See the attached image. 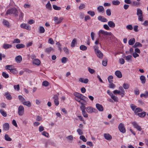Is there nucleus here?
Returning a JSON list of instances; mask_svg holds the SVG:
<instances>
[{
    "mask_svg": "<svg viewBox=\"0 0 148 148\" xmlns=\"http://www.w3.org/2000/svg\"><path fill=\"white\" fill-rule=\"evenodd\" d=\"M23 104L24 105L28 107H30L32 106L31 103L29 101H25L23 103Z\"/></svg>",
    "mask_w": 148,
    "mask_h": 148,
    "instance_id": "24",
    "label": "nucleus"
},
{
    "mask_svg": "<svg viewBox=\"0 0 148 148\" xmlns=\"http://www.w3.org/2000/svg\"><path fill=\"white\" fill-rule=\"evenodd\" d=\"M21 28L26 29L28 30H30L31 29V27L29 25L25 23H22L20 25Z\"/></svg>",
    "mask_w": 148,
    "mask_h": 148,
    "instance_id": "8",
    "label": "nucleus"
},
{
    "mask_svg": "<svg viewBox=\"0 0 148 148\" xmlns=\"http://www.w3.org/2000/svg\"><path fill=\"white\" fill-rule=\"evenodd\" d=\"M102 34L104 36L109 35L111 36L110 37V38H111L113 39L115 38V37L112 35V34L110 32H107L106 31H105L104 30H100L99 32V36L100 37L101 34Z\"/></svg>",
    "mask_w": 148,
    "mask_h": 148,
    "instance_id": "3",
    "label": "nucleus"
},
{
    "mask_svg": "<svg viewBox=\"0 0 148 148\" xmlns=\"http://www.w3.org/2000/svg\"><path fill=\"white\" fill-rule=\"evenodd\" d=\"M18 114L19 116H22L24 114V107L22 106H20L18 108Z\"/></svg>",
    "mask_w": 148,
    "mask_h": 148,
    "instance_id": "5",
    "label": "nucleus"
},
{
    "mask_svg": "<svg viewBox=\"0 0 148 148\" xmlns=\"http://www.w3.org/2000/svg\"><path fill=\"white\" fill-rule=\"evenodd\" d=\"M131 123L133 125L134 127L137 130H138L139 131H141L142 130V128L136 122L134 121L132 122Z\"/></svg>",
    "mask_w": 148,
    "mask_h": 148,
    "instance_id": "6",
    "label": "nucleus"
},
{
    "mask_svg": "<svg viewBox=\"0 0 148 148\" xmlns=\"http://www.w3.org/2000/svg\"><path fill=\"white\" fill-rule=\"evenodd\" d=\"M113 5H118L120 3V2L118 0H114L112 2Z\"/></svg>",
    "mask_w": 148,
    "mask_h": 148,
    "instance_id": "36",
    "label": "nucleus"
},
{
    "mask_svg": "<svg viewBox=\"0 0 148 148\" xmlns=\"http://www.w3.org/2000/svg\"><path fill=\"white\" fill-rule=\"evenodd\" d=\"M39 31L40 33H43L45 32V29L43 27L40 26L39 27Z\"/></svg>",
    "mask_w": 148,
    "mask_h": 148,
    "instance_id": "41",
    "label": "nucleus"
},
{
    "mask_svg": "<svg viewBox=\"0 0 148 148\" xmlns=\"http://www.w3.org/2000/svg\"><path fill=\"white\" fill-rule=\"evenodd\" d=\"M53 50V49L52 48L50 47L46 48L45 50V51L47 53H49L51 51Z\"/></svg>",
    "mask_w": 148,
    "mask_h": 148,
    "instance_id": "39",
    "label": "nucleus"
},
{
    "mask_svg": "<svg viewBox=\"0 0 148 148\" xmlns=\"http://www.w3.org/2000/svg\"><path fill=\"white\" fill-rule=\"evenodd\" d=\"M88 71L91 74H93L95 71L94 69H91L90 67L88 68Z\"/></svg>",
    "mask_w": 148,
    "mask_h": 148,
    "instance_id": "59",
    "label": "nucleus"
},
{
    "mask_svg": "<svg viewBox=\"0 0 148 148\" xmlns=\"http://www.w3.org/2000/svg\"><path fill=\"white\" fill-rule=\"evenodd\" d=\"M134 93L136 95H138L139 93V90L137 88H136L134 90Z\"/></svg>",
    "mask_w": 148,
    "mask_h": 148,
    "instance_id": "57",
    "label": "nucleus"
},
{
    "mask_svg": "<svg viewBox=\"0 0 148 148\" xmlns=\"http://www.w3.org/2000/svg\"><path fill=\"white\" fill-rule=\"evenodd\" d=\"M18 11L20 13L19 15V19H22L23 18L24 14L21 10H19Z\"/></svg>",
    "mask_w": 148,
    "mask_h": 148,
    "instance_id": "40",
    "label": "nucleus"
},
{
    "mask_svg": "<svg viewBox=\"0 0 148 148\" xmlns=\"http://www.w3.org/2000/svg\"><path fill=\"white\" fill-rule=\"evenodd\" d=\"M142 45L139 42H136L134 45L133 46L134 47H141Z\"/></svg>",
    "mask_w": 148,
    "mask_h": 148,
    "instance_id": "42",
    "label": "nucleus"
},
{
    "mask_svg": "<svg viewBox=\"0 0 148 148\" xmlns=\"http://www.w3.org/2000/svg\"><path fill=\"white\" fill-rule=\"evenodd\" d=\"M97 10L99 12H102L104 11V8L102 6H99L97 8Z\"/></svg>",
    "mask_w": 148,
    "mask_h": 148,
    "instance_id": "32",
    "label": "nucleus"
},
{
    "mask_svg": "<svg viewBox=\"0 0 148 148\" xmlns=\"http://www.w3.org/2000/svg\"><path fill=\"white\" fill-rule=\"evenodd\" d=\"M68 59L65 57H63L61 59V62L62 63H65L67 61Z\"/></svg>",
    "mask_w": 148,
    "mask_h": 148,
    "instance_id": "45",
    "label": "nucleus"
},
{
    "mask_svg": "<svg viewBox=\"0 0 148 148\" xmlns=\"http://www.w3.org/2000/svg\"><path fill=\"white\" fill-rule=\"evenodd\" d=\"M2 75L5 78H7L9 77V75L5 72H3L2 73Z\"/></svg>",
    "mask_w": 148,
    "mask_h": 148,
    "instance_id": "47",
    "label": "nucleus"
},
{
    "mask_svg": "<svg viewBox=\"0 0 148 148\" xmlns=\"http://www.w3.org/2000/svg\"><path fill=\"white\" fill-rule=\"evenodd\" d=\"M135 42V40L134 38L130 39L128 41L129 44L130 45H133Z\"/></svg>",
    "mask_w": 148,
    "mask_h": 148,
    "instance_id": "26",
    "label": "nucleus"
},
{
    "mask_svg": "<svg viewBox=\"0 0 148 148\" xmlns=\"http://www.w3.org/2000/svg\"><path fill=\"white\" fill-rule=\"evenodd\" d=\"M146 114V112H142L138 113V115L139 117L141 118H143L145 116Z\"/></svg>",
    "mask_w": 148,
    "mask_h": 148,
    "instance_id": "27",
    "label": "nucleus"
},
{
    "mask_svg": "<svg viewBox=\"0 0 148 148\" xmlns=\"http://www.w3.org/2000/svg\"><path fill=\"white\" fill-rule=\"evenodd\" d=\"M4 95L6 97V98L9 100H11L12 99V97L11 95L8 92H5L4 94Z\"/></svg>",
    "mask_w": 148,
    "mask_h": 148,
    "instance_id": "15",
    "label": "nucleus"
},
{
    "mask_svg": "<svg viewBox=\"0 0 148 148\" xmlns=\"http://www.w3.org/2000/svg\"><path fill=\"white\" fill-rule=\"evenodd\" d=\"M108 60H103L102 61V64L104 66H106L107 64Z\"/></svg>",
    "mask_w": 148,
    "mask_h": 148,
    "instance_id": "52",
    "label": "nucleus"
},
{
    "mask_svg": "<svg viewBox=\"0 0 148 148\" xmlns=\"http://www.w3.org/2000/svg\"><path fill=\"white\" fill-rule=\"evenodd\" d=\"M3 130L5 131H8L10 128V125L8 123H5L3 125Z\"/></svg>",
    "mask_w": 148,
    "mask_h": 148,
    "instance_id": "14",
    "label": "nucleus"
},
{
    "mask_svg": "<svg viewBox=\"0 0 148 148\" xmlns=\"http://www.w3.org/2000/svg\"><path fill=\"white\" fill-rule=\"evenodd\" d=\"M53 9L57 10H59L61 9V8L60 7L58 6L57 5H53Z\"/></svg>",
    "mask_w": 148,
    "mask_h": 148,
    "instance_id": "31",
    "label": "nucleus"
},
{
    "mask_svg": "<svg viewBox=\"0 0 148 148\" xmlns=\"http://www.w3.org/2000/svg\"><path fill=\"white\" fill-rule=\"evenodd\" d=\"M14 89L17 91H18L20 89L19 85L18 84L17 85H14Z\"/></svg>",
    "mask_w": 148,
    "mask_h": 148,
    "instance_id": "55",
    "label": "nucleus"
},
{
    "mask_svg": "<svg viewBox=\"0 0 148 148\" xmlns=\"http://www.w3.org/2000/svg\"><path fill=\"white\" fill-rule=\"evenodd\" d=\"M104 136L106 139L108 140H110L112 139V136L109 134H104Z\"/></svg>",
    "mask_w": 148,
    "mask_h": 148,
    "instance_id": "16",
    "label": "nucleus"
},
{
    "mask_svg": "<svg viewBox=\"0 0 148 148\" xmlns=\"http://www.w3.org/2000/svg\"><path fill=\"white\" fill-rule=\"evenodd\" d=\"M88 14H90L91 16H93L95 15V12L94 11H89L88 12Z\"/></svg>",
    "mask_w": 148,
    "mask_h": 148,
    "instance_id": "50",
    "label": "nucleus"
},
{
    "mask_svg": "<svg viewBox=\"0 0 148 148\" xmlns=\"http://www.w3.org/2000/svg\"><path fill=\"white\" fill-rule=\"evenodd\" d=\"M98 19L102 22H105L108 21V20L106 18L101 16H99L98 17Z\"/></svg>",
    "mask_w": 148,
    "mask_h": 148,
    "instance_id": "13",
    "label": "nucleus"
},
{
    "mask_svg": "<svg viewBox=\"0 0 148 148\" xmlns=\"http://www.w3.org/2000/svg\"><path fill=\"white\" fill-rule=\"evenodd\" d=\"M107 15L108 16H110L111 15V10L110 9H108L106 10Z\"/></svg>",
    "mask_w": 148,
    "mask_h": 148,
    "instance_id": "58",
    "label": "nucleus"
},
{
    "mask_svg": "<svg viewBox=\"0 0 148 148\" xmlns=\"http://www.w3.org/2000/svg\"><path fill=\"white\" fill-rule=\"evenodd\" d=\"M16 47L17 49H20L25 47V45L23 44H17Z\"/></svg>",
    "mask_w": 148,
    "mask_h": 148,
    "instance_id": "25",
    "label": "nucleus"
},
{
    "mask_svg": "<svg viewBox=\"0 0 148 148\" xmlns=\"http://www.w3.org/2000/svg\"><path fill=\"white\" fill-rule=\"evenodd\" d=\"M123 88L125 89H128L129 88V85L127 84L124 83L123 85Z\"/></svg>",
    "mask_w": 148,
    "mask_h": 148,
    "instance_id": "56",
    "label": "nucleus"
},
{
    "mask_svg": "<svg viewBox=\"0 0 148 148\" xmlns=\"http://www.w3.org/2000/svg\"><path fill=\"white\" fill-rule=\"evenodd\" d=\"M108 25L109 27L114 28L115 26V24L112 21H109L108 22Z\"/></svg>",
    "mask_w": 148,
    "mask_h": 148,
    "instance_id": "21",
    "label": "nucleus"
},
{
    "mask_svg": "<svg viewBox=\"0 0 148 148\" xmlns=\"http://www.w3.org/2000/svg\"><path fill=\"white\" fill-rule=\"evenodd\" d=\"M138 25H135L134 26L133 29L134 31L136 32H138Z\"/></svg>",
    "mask_w": 148,
    "mask_h": 148,
    "instance_id": "64",
    "label": "nucleus"
},
{
    "mask_svg": "<svg viewBox=\"0 0 148 148\" xmlns=\"http://www.w3.org/2000/svg\"><path fill=\"white\" fill-rule=\"evenodd\" d=\"M46 8L50 10L51 9L52 7L50 1H49L46 5Z\"/></svg>",
    "mask_w": 148,
    "mask_h": 148,
    "instance_id": "33",
    "label": "nucleus"
},
{
    "mask_svg": "<svg viewBox=\"0 0 148 148\" xmlns=\"http://www.w3.org/2000/svg\"><path fill=\"white\" fill-rule=\"evenodd\" d=\"M140 79L143 84H144L146 82V78L144 75H141L140 77Z\"/></svg>",
    "mask_w": 148,
    "mask_h": 148,
    "instance_id": "22",
    "label": "nucleus"
},
{
    "mask_svg": "<svg viewBox=\"0 0 148 148\" xmlns=\"http://www.w3.org/2000/svg\"><path fill=\"white\" fill-rule=\"evenodd\" d=\"M85 5L84 4H81L79 6V9L81 10L84 8L85 7Z\"/></svg>",
    "mask_w": 148,
    "mask_h": 148,
    "instance_id": "62",
    "label": "nucleus"
},
{
    "mask_svg": "<svg viewBox=\"0 0 148 148\" xmlns=\"http://www.w3.org/2000/svg\"><path fill=\"white\" fill-rule=\"evenodd\" d=\"M33 63L36 65H39L40 64V60L38 59H35L33 60Z\"/></svg>",
    "mask_w": 148,
    "mask_h": 148,
    "instance_id": "23",
    "label": "nucleus"
},
{
    "mask_svg": "<svg viewBox=\"0 0 148 148\" xmlns=\"http://www.w3.org/2000/svg\"><path fill=\"white\" fill-rule=\"evenodd\" d=\"M80 50L82 51H85L87 49V47L84 45H82L80 46L79 47Z\"/></svg>",
    "mask_w": 148,
    "mask_h": 148,
    "instance_id": "38",
    "label": "nucleus"
},
{
    "mask_svg": "<svg viewBox=\"0 0 148 148\" xmlns=\"http://www.w3.org/2000/svg\"><path fill=\"white\" fill-rule=\"evenodd\" d=\"M0 112L1 115L4 117H6L7 116V114L3 109L0 110Z\"/></svg>",
    "mask_w": 148,
    "mask_h": 148,
    "instance_id": "28",
    "label": "nucleus"
},
{
    "mask_svg": "<svg viewBox=\"0 0 148 148\" xmlns=\"http://www.w3.org/2000/svg\"><path fill=\"white\" fill-rule=\"evenodd\" d=\"M142 110L139 108H136L134 112L137 113L138 112H141L142 111Z\"/></svg>",
    "mask_w": 148,
    "mask_h": 148,
    "instance_id": "63",
    "label": "nucleus"
},
{
    "mask_svg": "<svg viewBox=\"0 0 148 148\" xmlns=\"http://www.w3.org/2000/svg\"><path fill=\"white\" fill-rule=\"evenodd\" d=\"M12 47V45L7 43L4 44L3 46V48L5 49H8L9 48H10Z\"/></svg>",
    "mask_w": 148,
    "mask_h": 148,
    "instance_id": "20",
    "label": "nucleus"
},
{
    "mask_svg": "<svg viewBox=\"0 0 148 148\" xmlns=\"http://www.w3.org/2000/svg\"><path fill=\"white\" fill-rule=\"evenodd\" d=\"M126 29L129 30H132L133 29V27L131 25H129L126 26Z\"/></svg>",
    "mask_w": 148,
    "mask_h": 148,
    "instance_id": "48",
    "label": "nucleus"
},
{
    "mask_svg": "<svg viewBox=\"0 0 148 148\" xmlns=\"http://www.w3.org/2000/svg\"><path fill=\"white\" fill-rule=\"evenodd\" d=\"M140 97H144L145 98H147L148 97V91H146L145 94L142 93L140 95Z\"/></svg>",
    "mask_w": 148,
    "mask_h": 148,
    "instance_id": "34",
    "label": "nucleus"
},
{
    "mask_svg": "<svg viewBox=\"0 0 148 148\" xmlns=\"http://www.w3.org/2000/svg\"><path fill=\"white\" fill-rule=\"evenodd\" d=\"M79 81L82 83H84L85 84H87L88 82V79H84L83 78H80L79 79Z\"/></svg>",
    "mask_w": 148,
    "mask_h": 148,
    "instance_id": "19",
    "label": "nucleus"
},
{
    "mask_svg": "<svg viewBox=\"0 0 148 148\" xmlns=\"http://www.w3.org/2000/svg\"><path fill=\"white\" fill-rule=\"evenodd\" d=\"M10 71L14 74H16L17 73V71L15 69H11L10 70Z\"/></svg>",
    "mask_w": 148,
    "mask_h": 148,
    "instance_id": "53",
    "label": "nucleus"
},
{
    "mask_svg": "<svg viewBox=\"0 0 148 148\" xmlns=\"http://www.w3.org/2000/svg\"><path fill=\"white\" fill-rule=\"evenodd\" d=\"M22 60V58L21 56H18L15 58V60L16 62L18 63H20Z\"/></svg>",
    "mask_w": 148,
    "mask_h": 148,
    "instance_id": "18",
    "label": "nucleus"
},
{
    "mask_svg": "<svg viewBox=\"0 0 148 148\" xmlns=\"http://www.w3.org/2000/svg\"><path fill=\"white\" fill-rule=\"evenodd\" d=\"M115 74L119 78H121L122 76L121 72L119 71H116L115 72Z\"/></svg>",
    "mask_w": 148,
    "mask_h": 148,
    "instance_id": "17",
    "label": "nucleus"
},
{
    "mask_svg": "<svg viewBox=\"0 0 148 148\" xmlns=\"http://www.w3.org/2000/svg\"><path fill=\"white\" fill-rule=\"evenodd\" d=\"M119 128L120 131L123 133H125L126 132L125 127L124 124L122 123H120L119 124Z\"/></svg>",
    "mask_w": 148,
    "mask_h": 148,
    "instance_id": "7",
    "label": "nucleus"
},
{
    "mask_svg": "<svg viewBox=\"0 0 148 148\" xmlns=\"http://www.w3.org/2000/svg\"><path fill=\"white\" fill-rule=\"evenodd\" d=\"M63 19V18L62 17H60L59 18L57 17H54V20L55 21V23L58 24L60 23Z\"/></svg>",
    "mask_w": 148,
    "mask_h": 148,
    "instance_id": "9",
    "label": "nucleus"
},
{
    "mask_svg": "<svg viewBox=\"0 0 148 148\" xmlns=\"http://www.w3.org/2000/svg\"><path fill=\"white\" fill-rule=\"evenodd\" d=\"M18 98L19 100L22 102H24L25 101V99L21 95H19L18 96Z\"/></svg>",
    "mask_w": 148,
    "mask_h": 148,
    "instance_id": "37",
    "label": "nucleus"
},
{
    "mask_svg": "<svg viewBox=\"0 0 148 148\" xmlns=\"http://www.w3.org/2000/svg\"><path fill=\"white\" fill-rule=\"evenodd\" d=\"M142 10L139 8L137 9V15L138 16V20L139 21L142 22L143 21V17Z\"/></svg>",
    "mask_w": 148,
    "mask_h": 148,
    "instance_id": "4",
    "label": "nucleus"
},
{
    "mask_svg": "<svg viewBox=\"0 0 148 148\" xmlns=\"http://www.w3.org/2000/svg\"><path fill=\"white\" fill-rule=\"evenodd\" d=\"M63 50L65 53L67 54H69V51L66 47H65L64 48Z\"/></svg>",
    "mask_w": 148,
    "mask_h": 148,
    "instance_id": "46",
    "label": "nucleus"
},
{
    "mask_svg": "<svg viewBox=\"0 0 148 148\" xmlns=\"http://www.w3.org/2000/svg\"><path fill=\"white\" fill-rule=\"evenodd\" d=\"M3 24L4 25L6 26V27H10V25L9 22L5 20H3Z\"/></svg>",
    "mask_w": 148,
    "mask_h": 148,
    "instance_id": "29",
    "label": "nucleus"
},
{
    "mask_svg": "<svg viewBox=\"0 0 148 148\" xmlns=\"http://www.w3.org/2000/svg\"><path fill=\"white\" fill-rule=\"evenodd\" d=\"M95 54H96L97 56L99 58H102L103 56V53L100 50L97 51L95 52Z\"/></svg>",
    "mask_w": 148,
    "mask_h": 148,
    "instance_id": "11",
    "label": "nucleus"
},
{
    "mask_svg": "<svg viewBox=\"0 0 148 148\" xmlns=\"http://www.w3.org/2000/svg\"><path fill=\"white\" fill-rule=\"evenodd\" d=\"M49 84L48 82L46 81H43L42 83V85L45 86H47Z\"/></svg>",
    "mask_w": 148,
    "mask_h": 148,
    "instance_id": "51",
    "label": "nucleus"
},
{
    "mask_svg": "<svg viewBox=\"0 0 148 148\" xmlns=\"http://www.w3.org/2000/svg\"><path fill=\"white\" fill-rule=\"evenodd\" d=\"M113 78V77L112 75H110L108 76V79L109 82L110 83H112L113 82L112 79Z\"/></svg>",
    "mask_w": 148,
    "mask_h": 148,
    "instance_id": "35",
    "label": "nucleus"
},
{
    "mask_svg": "<svg viewBox=\"0 0 148 148\" xmlns=\"http://www.w3.org/2000/svg\"><path fill=\"white\" fill-rule=\"evenodd\" d=\"M77 131L78 132V134L80 135H82L83 134V132L82 130L80 129H77Z\"/></svg>",
    "mask_w": 148,
    "mask_h": 148,
    "instance_id": "60",
    "label": "nucleus"
},
{
    "mask_svg": "<svg viewBox=\"0 0 148 148\" xmlns=\"http://www.w3.org/2000/svg\"><path fill=\"white\" fill-rule=\"evenodd\" d=\"M121 92L120 91L118 90H114L113 91L115 95L117 94L121 95Z\"/></svg>",
    "mask_w": 148,
    "mask_h": 148,
    "instance_id": "61",
    "label": "nucleus"
},
{
    "mask_svg": "<svg viewBox=\"0 0 148 148\" xmlns=\"http://www.w3.org/2000/svg\"><path fill=\"white\" fill-rule=\"evenodd\" d=\"M86 110L88 112L91 113L92 112H95V111H97V110L93 108L92 107H88L86 108Z\"/></svg>",
    "mask_w": 148,
    "mask_h": 148,
    "instance_id": "10",
    "label": "nucleus"
},
{
    "mask_svg": "<svg viewBox=\"0 0 148 148\" xmlns=\"http://www.w3.org/2000/svg\"><path fill=\"white\" fill-rule=\"evenodd\" d=\"M41 134L43 136H44L47 137H48L49 136L48 133L45 131H44L42 132Z\"/></svg>",
    "mask_w": 148,
    "mask_h": 148,
    "instance_id": "54",
    "label": "nucleus"
},
{
    "mask_svg": "<svg viewBox=\"0 0 148 148\" xmlns=\"http://www.w3.org/2000/svg\"><path fill=\"white\" fill-rule=\"evenodd\" d=\"M18 11L17 9L15 8H13L7 10L6 12L7 14H13L15 17H17L18 15Z\"/></svg>",
    "mask_w": 148,
    "mask_h": 148,
    "instance_id": "2",
    "label": "nucleus"
},
{
    "mask_svg": "<svg viewBox=\"0 0 148 148\" xmlns=\"http://www.w3.org/2000/svg\"><path fill=\"white\" fill-rule=\"evenodd\" d=\"M21 42L20 40L18 39H15L12 42L13 43H18Z\"/></svg>",
    "mask_w": 148,
    "mask_h": 148,
    "instance_id": "49",
    "label": "nucleus"
},
{
    "mask_svg": "<svg viewBox=\"0 0 148 148\" xmlns=\"http://www.w3.org/2000/svg\"><path fill=\"white\" fill-rule=\"evenodd\" d=\"M74 95L75 96V99L79 103L83 104L85 102V101L83 99L84 98L88 99L87 98L84 96L82 95L77 92H74Z\"/></svg>",
    "mask_w": 148,
    "mask_h": 148,
    "instance_id": "1",
    "label": "nucleus"
},
{
    "mask_svg": "<svg viewBox=\"0 0 148 148\" xmlns=\"http://www.w3.org/2000/svg\"><path fill=\"white\" fill-rule=\"evenodd\" d=\"M76 39L75 38H74L72 40L71 44V47H74L75 46V44L76 42Z\"/></svg>",
    "mask_w": 148,
    "mask_h": 148,
    "instance_id": "44",
    "label": "nucleus"
},
{
    "mask_svg": "<svg viewBox=\"0 0 148 148\" xmlns=\"http://www.w3.org/2000/svg\"><path fill=\"white\" fill-rule=\"evenodd\" d=\"M96 107L97 109L99 111H102L103 110V106L99 103H96Z\"/></svg>",
    "mask_w": 148,
    "mask_h": 148,
    "instance_id": "12",
    "label": "nucleus"
},
{
    "mask_svg": "<svg viewBox=\"0 0 148 148\" xmlns=\"http://www.w3.org/2000/svg\"><path fill=\"white\" fill-rule=\"evenodd\" d=\"M79 138L84 142H86L87 140L84 135H81L80 136Z\"/></svg>",
    "mask_w": 148,
    "mask_h": 148,
    "instance_id": "43",
    "label": "nucleus"
},
{
    "mask_svg": "<svg viewBox=\"0 0 148 148\" xmlns=\"http://www.w3.org/2000/svg\"><path fill=\"white\" fill-rule=\"evenodd\" d=\"M4 138L7 141H10L12 140V139L7 134L5 135Z\"/></svg>",
    "mask_w": 148,
    "mask_h": 148,
    "instance_id": "30",
    "label": "nucleus"
}]
</instances>
